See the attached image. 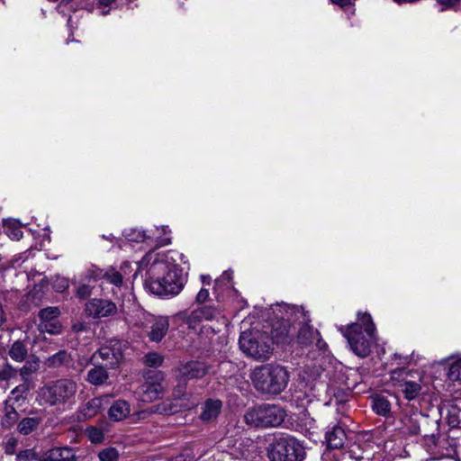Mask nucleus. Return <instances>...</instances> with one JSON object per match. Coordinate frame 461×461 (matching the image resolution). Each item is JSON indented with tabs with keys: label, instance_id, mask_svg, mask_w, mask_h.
<instances>
[{
	"label": "nucleus",
	"instance_id": "obj_1",
	"mask_svg": "<svg viewBox=\"0 0 461 461\" xmlns=\"http://www.w3.org/2000/svg\"><path fill=\"white\" fill-rule=\"evenodd\" d=\"M152 257V253H149L140 262V267L147 269L146 287L159 296L178 294L185 284L182 270L176 267H169L166 262L158 259L149 264Z\"/></svg>",
	"mask_w": 461,
	"mask_h": 461
},
{
	"label": "nucleus",
	"instance_id": "obj_2",
	"mask_svg": "<svg viewBox=\"0 0 461 461\" xmlns=\"http://www.w3.org/2000/svg\"><path fill=\"white\" fill-rule=\"evenodd\" d=\"M289 373L277 364H266L257 366L250 374V379L257 391L269 395L282 393L289 382Z\"/></svg>",
	"mask_w": 461,
	"mask_h": 461
},
{
	"label": "nucleus",
	"instance_id": "obj_3",
	"mask_svg": "<svg viewBox=\"0 0 461 461\" xmlns=\"http://www.w3.org/2000/svg\"><path fill=\"white\" fill-rule=\"evenodd\" d=\"M375 327L369 314L364 313L358 322L350 324L344 333L351 350L360 357H367L371 352Z\"/></svg>",
	"mask_w": 461,
	"mask_h": 461
},
{
	"label": "nucleus",
	"instance_id": "obj_4",
	"mask_svg": "<svg viewBox=\"0 0 461 461\" xmlns=\"http://www.w3.org/2000/svg\"><path fill=\"white\" fill-rule=\"evenodd\" d=\"M239 344L247 356L259 361L268 359L273 350V342L267 332L256 329L243 331Z\"/></svg>",
	"mask_w": 461,
	"mask_h": 461
},
{
	"label": "nucleus",
	"instance_id": "obj_5",
	"mask_svg": "<svg viewBox=\"0 0 461 461\" xmlns=\"http://www.w3.org/2000/svg\"><path fill=\"white\" fill-rule=\"evenodd\" d=\"M285 416V411L279 405L261 404L248 410L244 415V421L255 428L278 427Z\"/></svg>",
	"mask_w": 461,
	"mask_h": 461
},
{
	"label": "nucleus",
	"instance_id": "obj_6",
	"mask_svg": "<svg viewBox=\"0 0 461 461\" xmlns=\"http://www.w3.org/2000/svg\"><path fill=\"white\" fill-rule=\"evenodd\" d=\"M77 384L70 379H59L39 388L38 398L44 404L57 406L65 404L75 396Z\"/></svg>",
	"mask_w": 461,
	"mask_h": 461
},
{
	"label": "nucleus",
	"instance_id": "obj_7",
	"mask_svg": "<svg viewBox=\"0 0 461 461\" xmlns=\"http://www.w3.org/2000/svg\"><path fill=\"white\" fill-rule=\"evenodd\" d=\"M304 447L294 437L275 438L267 447L270 461H303L305 458Z\"/></svg>",
	"mask_w": 461,
	"mask_h": 461
},
{
	"label": "nucleus",
	"instance_id": "obj_8",
	"mask_svg": "<svg viewBox=\"0 0 461 461\" xmlns=\"http://www.w3.org/2000/svg\"><path fill=\"white\" fill-rule=\"evenodd\" d=\"M290 314L294 318V322H296L295 335L297 342L302 347H308L312 344H315L320 349H323L326 347V343L321 339L320 332L310 325V316L302 306L293 305L290 308Z\"/></svg>",
	"mask_w": 461,
	"mask_h": 461
},
{
	"label": "nucleus",
	"instance_id": "obj_9",
	"mask_svg": "<svg viewBox=\"0 0 461 461\" xmlns=\"http://www.w3.org/2000/svg\"><path fill=\"white\" fill-rule=\"evenodd\" d=\"M144 382L139 386L138 393L143 402H153L164 392V375L158 370H148L143 374Z\"/></svg>",
	"mask_w": 461,
	"mask_h": 461
},
{
	"label": "nucleus",
	"instance_id": "obj_10",
	"mask_svg": "<svg viewBox=\"0 0 461 461\" xmlns=\"http://www.w3.org/2000/svg\"><path fill=\"white\" fill-rule=\"evenodd\" d=\"M122 359L121 346L118 342L109 343L101 347L91 357V361L96 363L108 370L118 367Z\"/></svg>",
	"mask_w": 461,
	"mask_h": 461
},
{
	"label": "nucleus",
	"instance_id": "obj_11",
	"mask_svg": "<svg viewBox=\"0 0 461 461\" xmlns=\"http://www.w3.org/2000/svg\"><path fill=\"white\" fill-rule=\"evenodd\" d=\"M291 307L289 306L286 309L285 318L283 317L281 320L273 322L270 337L273 343H289L295 336L296 322L290 314Z\"/></svg>",
	"mask_w": 461,
	"mask_h": 461
},
{
	"label": "nucleus",
	"instance_id": "obj_12",
	"mask_svg": "<svg viewBox=\"0 0 461 461\" xmlns=\"http://www.w3.org/2000/svg\"><path fill=\"white\" fill-rule=\"evenodd\" d=\"M85 311L88 316L94 319H101L115 315L117 306L110 300L94 298L86 303Z\"/></svg>",
	"mask_w": 461,
	"mask_h": 461
},
{
	"label": "nucleus",
	"instance_id": "obj_13",
	"mask_svg": "<svg viewBox=\"0 0 461 461\" xmlns=\"http://www.w3.org/2000/svg\"><path fill=\"white\" fill-rule=\"evenodd\" d=\"M209 370V366L199 361H190L181 365L174 371L176 379L192 380L203 378Z\"/></svg>",
	"mask_w": 461,
	"mask_h": 461
},
{
	"label": "nucleus",
	"instance_id": "obj_14",
	"mask_svg": "<svg viewBox=\"0 0 461 461\" xmlns=\"http://www.w3.org/2000/svg\"><path fill=\"white\" fill-rule=\"evenodd\" d=\"M419 424H420L419 435L423 437L426 446L431 450L438 445L439 423L437 420L423 415L420 416Z\"/></svg>",
	"mask_w": 461,
	"mask_h": 461
},
{
	"label": "nucleus",
	"instance_id": "obj_15",
	"mask_svg": "<svg viewBox=\"0 0 461 461\" xmlns=\"http://www.w3.org/2000/svg\"><path fill=\"white\" fill-rule=\"evenodd\" d=\"M221 315L220 311L212 305H205L194 310L186 318L189 328H195L196 323L203 321L217 320Z\"/></svg>",
	"mask_w": 461,
	"mask_h": 461
},
{
	"label": "nucleus",
	"instance_id": "obj_16",
	"mask_svg": "<svg viewBox=\"0 0 461 461\" xmlns=\"http://www.w3.org/2000/svg\"><path fill=\"white\" fill-rule=\"evenodd\" d=\"M405 376L402 377V379L400 381L399 386L401 388V391L404 394V397L411 401L415 399L420 390L421 386L420 384V378L419 377L418 381L411 380V378H414L415 375L419 376V374L417 372H402Z\"/></svg>",
	"mask_w": 461,
	"mask_h": 461
},
{
	"label": "nucleus",
	"instance_id": "obj_17",
	"mask_svg": "<svg viewBox=\"0 0 461 461\" xmlns=\"http://www.w3.org/2000/svg\"><path fill=\"white\" fill-rule=\"evenodd\" d=\"M41 461H76V450L72 447H53L42 455Z\"/></svg>",
	"mask_w": 461,
	"mask_h": 461
},
{
	"label": "nucleus",
	"instance_id": "obj_18",
	"mask_svg": "<svg viewBox=\"0 0 461 461\" xmlns=\"http://www.w3.org/2000/svg\"><path fill=\"white\" fill-rule=\"evenodd\" d=\"M221 401L218 399H207L202 406L200 419L204 422L213 421L221 413Z\"/></svg>",
	"mask_w": 461,
	"mask_h": 461
},
{
	"label": "nucleus",
	"instance_id": "obj_19",
	"mask_svg": "<svg viewBox=\"0 0 461 461\" xmlns=\"http://www.w3.org/2000/svg\"><path fill=\"white\" fill-rule=\"evenodd\" d=\"M131 413V405L125 401L119 399L115 401L108 410L109 419L113 421H121L126 419Z\"/></svg>",
	"mask_w": 461,
	"mask_h": 461
},
{
	"label": "nucleus",
	"instance_id": "obj_20",
	"mask_svg": "<svg viewBox=\"0 0 461 461\" xmlns=\"http://www.w3.org/2000/svg\"><path fill=\"white\" fill-rule=\"evenodd\" d=\"M25 360L23 366L17 370V374L21 376L23 383L31 384L32 375L40 369V359L35 356H32Z\"/></svg>",
	"mask_w": 461,
	"mask_h": 461
},
{
	"label": "nucleus",
	"instance_id": "obj_21",
	"mask_svg": "<svg viewBox=\"0 0 461 461\" xmlns=\"http://www.w3.org/2000/svg\"><path fill=\"white\" fill-rule=\"evenodd\" d=\"M94 367L87 372L86 381L95 386L105 384L109 379V370L93 363Z\"/></svg>",
	"mask_w": 461,
	"mask_h": 461
},
{
	"label": "nucleus",
	"instance_id": "obj_22",
	"mask_svg": "<svg viewBox=\"0 0 461 461\" xmlns=\"http://www.w3.org/2000/svg\"><path fill=\"white\" fill-rule=\"evenodd\" d=\"M169 329V321L166 317H160L152 324L149 332V338L151 341L159 342L167 334Z\"/></svg>",
	"mask_w": 461,
	"mask_h": 461
},
{
	"label": "nucleus",
	"instance_id": "obj_23",
	"mask_svg": "<svg viewBox=\"0 0 461 461\" xmlns=\"http://www.w3.org/2000/svg\"><path fill=\"white\" fill-rule=\"evenodd\" d=\"M30 391L31 384H28L27 383H22L11 391L10 395L8 396L5 402L12 405H14L15 403L20 405L27 399Z\"/></svg>",
	"mask_w": 461,
	"mask_h": 461
},
{
	"label": "nucleus",
	"instance_id": "obj_24",
	"mask_svg": "<svg viewBox=\"0 0 461 461\" xmlns=\"http://www.w3.org/2000/svg\"><path fill=\"white\" fill-rule=\"evenodd\" d=\"M346 433L343 428L334 426L331 430L326 433V440L330 448H339L344 444Z\"/></svg>",
	"mask_w": 461,
	"mask_h": 461
},
{
	"label": "nucleus",
	"instance_id": "obj_25",
	"mask_svg": "<svg viewBox=\"0 0 461 461\" xmlns=\"http://www.w3.org/2000/svg\"><path fill=\"white\" fill-rule=\"evenodd\" d=\"M8 355L14 361H24L28 356V348L26 343L22 340L14 341L9 348Z\"/></svg>",
	"mask_w": 461,
	"mask_h": 461
},
{
	"label": "nucleus",
	"instance_id": "obj_26",
	"mask_svg": "<svg viewBox=\"0 0 461 461\" xmlns=\"http://www.w3.org/2000/svg\"><path fill=\"white\" fill-rule=\"evenodd\" d=\"M41 421V417H26L18 423L17 429L22 435L26 436L36 430Z\"/></svg>",
	"mask_w": 461,
	"mask_h": 461
},
{
	"label": "nucleus",
	"instance_id": "obj_27",
	"mask_svg": "<svg viewBox=\"0 0 461 461\" xmlns=\"http://www.w3.org/2000/svg\"><path fill=\"white\" fill-rule=\"evenodd\" d=\"M102 409V398H93L83 407L81 413L85 419L95 417Z\"/></svg>",
	"mask_w": 461,
	"mask_h": 461
},
{
	"label": "nucleus",
	"instance_id": "obj_28",
	"mask_svg": "<svg viewBox=\"0 0 461 461\" xmlns=\"http://www.w3.org/2000/svg\"><path fill=\"white\" fill-rule=\"evenodd\" d=\"M372 408L376 414L386 416L391 411V404L384 396L377 395L372 400Z\"/></svg>",
	"mask_w": 461,
	"mask_h": 461
},
{
	"label": "nucleus",
	"instance_id": "obj_29",
	"mask_svg": "<svg viewBox=\"0 0 461 461\" xmlns=\"http://www.w3.org/2000/svg\"><path fill=\"white\" fill-rule=\"evenodd\" d=\"M70 361V355L66 350H60L50 356L46 360V365L50 368H57Z\"/></svg>",
	"mask_w": 461,
	"mask_h": 461
},
{
	"label": "nucleus",
	"instance_id": "obj_30",
	"mask_svg": "<svg viewBox=\"0 0 461 461\" xmlns=\"http://www.w3.org/2000/svg\"><path fill=\"white\" fill-rule=\"evenodd\" d=\"M19 414L16 411L14 405L6 403L5 406V416L1 420V424L4 428L9 429L14 426L17 421Z\"/></svg>",
	"mask_w": 461,
	"mask_h": 461
},
{
	"label": "nucleus",
	"instance_id": "obj_31",
	"mask_svg": "<svg viewBox=\"0 0 461 461\" xmlns=\"http://www.w3.org/2000/svg\"><path fill=\"white\" fill-rule=\"evenodd\" d=\"M447 422L450 428H461V408L451 405L447 409Z\"/></svg>",
	"mask_w": 461,
	"mask_h": 461
},
{
	"label": "nucleus",
	"instance_id": "obj_32",
	"mask_svg": "<svg viewBox=\"0 0 461 461\" xmlns=\"http://www.w3.org/2000/svg\"><path fill=\"white\" fill-rule=\"evenodd\" d=\"M151 412L170 415L178 411V406L170 401H164L151 407Z\"/></svg>",
	"mask_w": 461,
	"mask_h": 461
},
{
	"label": "nucleus",
	"instance_id": "obj_33",
	"mask_svg": "<svg viewBox=\"0 0 461 461\" xmlns=\"http://www.w3.org/2000/svg\"><path fill=\"white\" fill-rule=\"evenodd\" d=\"M420 413H414L405 419L404 425L410 435H419L420 424H419Z\"/></svg>",
	"mask_w": 461,
	"mask_h": 461
},
{
	"label": "nucleus",
	"instance_id": "obj_34",
	"mask_svg": "<svg viewBox=\"0 0 461 461\" xmlns=\"http://www.w3.org/2000/svg\"><path fill=\"white\" fill-rule=\"evenodd\" d=\"M105 276H104V279L109 283L113 285L116 287H121L123 283L122 275L115 270L113 267H108L104 272Z\"/></svg>",
	"mask_w": 461,
	"mask_h": 461
},
{
	"label": "nucleus",
	"instance_id": "obj_35",
	"mask_svg": "<svg viewBox=\"0 0 461 461\" xmlns=\"http://www.w3.org/2000/svg\"><path fill=\"white\" fill-rule=\"evenodd\" d=\"M60 311L58 307H47L39 312L40 322H48L59 319Z\"/></svg>",
	"mask_w": 461,
	"mask_h": 461
},
{
	"label": "nucleus",
	"instance_id": "obj_36",
	"mask_svg": "<svg viewBox=\"0 0 461 461\" xmlns=\"http://www.w3.org/2000/svg\"><path fill=\"white\" fill-rule=\"evenodd\" d=\"M39 330L41 332H47L52 335L59 334L62 331V325L60 321L56 320V321H51L48 322H40Z\"/></svg>",
	"mask_w": 461,
	"mask_h": 461
},
{
	"label": "nucleus",
	"instance_id": "obj_37",
	"mask_svg": "<svg viewBox=\"0 0 461 461\" xmlns=\"http://www.w3.org/2000/svg\"><path fill=\"white\" fill-rule=\"evenodd\" d=\"M17 376V369L9 362H5L0 369V381L8 382Z\"/></svg>",
	"mask_w": 461,
	"mask_h": 461
},
{
	"label": "nucleus",
	"instance_id": "obj_38",
	"mask_svg": "<svg viewBox=\"0 0 461 461\" xmlns=\"http://www.w3.org/2000/svg\"><path fill=\"white\" fill-rule=\"evenodd\" d=\"M100 461H118L119 452L114 447H107L98 453Z\"/></svg>",
	"mask_w": 461,
	"mask_h": 461
},
{
	"label": "nucleus",
	"instance_id": "obj_39",
	"mask_svg": "<svg viewBox=\"0 0 461 461\" xmlns=\"http://www.w3.org/2000/svg\"><path fill=\"white\" fill-rule=\"evenodd\" d=\"M143 362L146 366L150 367H158L162 365V357L156 352H149L143 357Z\"/></svg>",
	"mask_w": 461,
	"mask_h": 461
},
{
	"label": "nucleus",
	"instance_id": "obj_40",
	"mask_svg": "<svg viewBox=\"0 0 461 461\" xmlns=\"http://www.w3.org/2000/svg\"><path fill=\"white\" fill-rule=\"evenodd\" d=\"M18 461H41L42 455L37 454L33 449L21 451L16 456Z\"/></svg>",
	"mask_w": 461,
	"mask_h": 461
},
{
	"label": "nucleus",
	"instance_id": "obj_41",
	"mask_svg": "<svg viewBox=\"0 0 461 461\" xmlns=\"http://www.w3.org/2000/svg\"><path fill=\"white\" fill-rule=\"evenodd\" d=\"M447 377L452 381L461 380V358L451 364Z\"/></svg>",
	"mask_w": 461,
	"mask_h": 461
},
{
	"label": "nucleus",
	"instance_id": "obj_42",
	"mask_svg": "<svg viewBox=\"0 0 461 461\" xmlns=\"http://www.w3.org/2000/svg\"><path fill=\"white\" fill-rule=\"evenodd\" d=\"M105 269L99 268L95 266H93L86 274V278L93 281H99L104 279V276Z\"/></svg>",
	"mask_w": 461,
	"mask_h": 461
},
{
	"label": "nucleus",
	"instance_id": "obj_43",
	"mask_svg": "<svg viewBox=\"0 0 461 461\" xmlns=\"http://www.w3.org/2000/svg\"><path fill=\"white\" fill-rule=\"evenodd\" d=\"M177 381V384L174 386L173 393L176 398L180 399L182 396H184L186 389V380L182 379H176Z\"/></svg>",
	"mask_w": 461,
	"mask_h": 461
},
{
	"label": "nucleus",
	"instance_id": "obj_44",
	"mask_svg": "<svg viewBox=\"0 0 461 461\" xmlns=\"http://www.w3.org/2000/svg\"><path fill=\"white\" fill-rule=\"evenodd\" d=\"M77 296L80 299H86L92 294V287L89 285H81L77 289Z\"/></svg>",
	"mask_w": 461,
	"mask_h": 461
},
{
	"label": "nucleus",
	"instance_id": "obj_45",
	"mask_svg": "<svg viewBox=\"0 0 461 461\" xmlns=\"http://www.w3.org/2000/svg\"><path fill=\"white\" fill-rule=\"evenodd\" d=\"M17 439L15 438H10L5 446V452L7 455H13L15 452V448L17 447Z\"/></svg>",
	"mask_w": 461,
	"mask_h": 461
},
{
	"label": "nucleus",
	"instance_id": "obj_46",
	"mask_svg": "<svg viewBox=\"0 0 461 461\" xmlns=\"http://www.w3.org/2000/svg\"><path fill=\"white\" fill-rule=\"evenodd\" d=\"M104 438L102 431L96 428L89 430V438L92 442H100Z\"/></svg>",
	"mask_w": 461,
	"mask_h": 461
},
{
	"label": "nucleus",
	"instance_id": "obj_47",
	"mask_svg": "<svg viewBox=\"0 0 461 461\" xmlns=\"http://www.w3.org/2000/svg\"><path fill=\"white\" fill-rule=\"evenodd\" d=\"M209 299V291L205 288H202L196 297H195V302L197 303H205L207 300Z\"/></svg>",
	"mask_w": 461,
	"mask_h": 461
},
{
	"label": "nucleus",
	"instance_id": "obj_48",
	"mask_svg": "<svg viewBox=\"0 0 461 461\" xmlns=\"http://www.w3.org/2000/svg\"><path fill=\"white\" fill-rule=\"evenodd\" d=\"M7 234L8 236H10L12 239L14 240H19L22 237H23V231L21 230L20 228H15L14 230H10L8 228V230H7Z\"/></svg>",
	"mask_w": 461,
	"mask_h": 461
},
{
	"label": "nucleus",
	"instance_id": "obj_49",
	"mask_svg": "<svg viewBox=\"0 0 461 461\" xmlns=\"http://www.w3.org/2000/svg\"><path fill=\"white\" fill-rule=\"evenodd\" d=\"M437 2L443 5L445 8H451L456 5L460 0H437Z\"/></svg>",
	"mask_w": 461,
	"mask_h": 461
},
{
	"label": "nucleus",
	"instance_id": "obj_50",
	"mask_svg": "<svg viewBox=\"0 0 461 461\" xmlns=\"http://www.w3.org/2000/svg\"><path fill=\"white\" fill-rule=\"evenodd\" d=\"M87 326L85 322H77L72 325V330L76 333H79L86 330Z\"/></svg>",
	"mask_w": 461,
	"mask_h": 461
},
{
	"label": "nucleus",
	"instance_id": "obj_51",
	"mask_svg": "<svg viewBox=\"0 0 461 461\" xmlns=\"http://www.w3.org/2000/svg\"><path fill=\"white\" fill-rule=\"evenodd\" d=\"M333 4L341 7L347 6L350 4V0H330Z\"/></svg>",
	"mask_w": 461,
	"mask_h": 461
},
{
	"label": "nucleus",
	"instance_id": "obj_52",
	"mask_svg": "<svg viewBox=\"0 0 461 461\" xmlns=\"http://www.w3.org/2000/svg\"><path fill=\"white\" fill-rule=\"evenodd\" d=\"M6 318L5 316V312L2 307V304L0 303V327L5 322Z\"/></svg>",
	"mask_w": 461,
	"mask_h": 461
},
{
	"label": "nucleus",
	"instance_id": "obj_53",
	"mask_svg": "<svg viewBox=\"0 0 461 461\" xmlns=\"http://www.w3.org/2000/svg\"><path fill=\"white\" fill-rule=\"evenodd\" d=\"M144 238H145V235L144 234H141L140 232L138 234V236L136 238H132L131 239V240H133V241H143L144 240Z\"/></svg>",
	"mask_w": 461,
	"mask_h": 461
},
{
	"label": "nucleus",
	"instance_id": "obj_54",
	"mask_svg": "<svg viewBox=\"0 0 461 461\" xmlns=\"http://www.w3.org/2000/svg\"><path fill=\"white\" fill-rule=\"evenodd\" d=\"M116 0H99V3L101 5L108 6L112 3L115 2Z\"/></svg>",
	"mask_w": 461,
	"mask_h": 461
},
{
	"label": "nucleus",
	"instance_id": "obj_55",
	"mask_svg": "<svg viewBox=\"0 0 461 461\" xmlns=\"http://www.w3.org/2000/svg\"><path fill=\"white\" fill-rule=\"evenodd\" d=\"M169 461H185L183 456H176L175 458L170 459Z\"/></svg>",
	"mask_w": 461,
	"mask_h": 461
},
{
	"label": "nucleus",
	"instance_id": "obj_56",
	"mask_svg": "<svg viewBox=\"0 0 461 461\" xmlns=\"http://www.w3.org/2000/svg\"><path fill=\"white\" fill-rule=\"evenodd\" d=\"M64 288L68 287V284L66 281H64V285H62Z\"/></svg>",
	"mask_w": 461,
	"mask_h": 461
},
{
	"label": "nucleus",
	"instance_id": "obj_57",
	"mask_svg": "<svg viewBox=\"0 0 461 461\" xmlns=\"http://www.w3.org/2000/svg\"><path fill=\"white\" fill-rule=\"evenodd\" d=\"M104 239H106V240H111V238H109L108 236H103Z\"/></svg>",
	"mask_w": 461,
	"mask_h": 461
},
{
	"label": "nucleus",
	"instance_id": "obj_58",
	"mask_svg": "<svg viewBox=\"0 0 461 461\" xmlns=\"http://www.w3.org/2000/svg\"><path fill=\"white\" fill-rule=\"evenodd\" d=\"M76 461H78V460H77V456H76Z\"/></svg>",
	"mask_w": 461,
	"mask_h": 461
}]
</instances>
